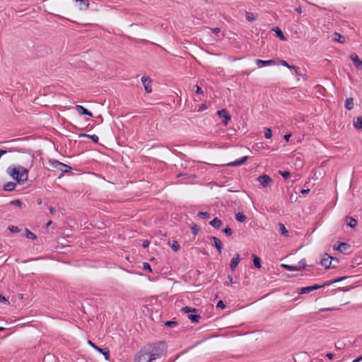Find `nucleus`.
I'll use <instances>...</instances> for the list:
<instances>
[{"instance_id":"obj_1","label":"nucleus","mask_w":362,"mask_h":362,"mask_svg":"<svg viewBox=\"0 0 362 362\" xmlns=\"http://www.w3.org/2000/svg\"><path fill=\"white\" fill-rule=\"evenodd\" d=\"M6 173L18 184H23L28 178V170L22 165H11L6 169Z\"/></svg>"},{"instance_id":"obj_2","label":"nucleus","mask_w":362,"mask_h":362,"mask_svg":"<svg viewBox=\"0 0 362 362\" xmlns=\"http://www.w3.org/2000/svg\"><path fill=\"white\" fill-rule=\"evenodd\" d=\"M148 353L152 356L154 360L164 356L168 349L167 344L165 341H159L154 343L148 344L144 346Z\"/></svg>"},{"instance_id":"obj_3","label":"nucleus","mask_w":362,"mask_h":362,"mask_svg":"<svg viewBox=\"0 0 362 362\" xmlns=\"http://www.w3.org/2000/svg\"><path fill=\"white\" fill-rule=\"evenodd\" d=\"M134 362H155L154 358L143 346L135 357Z\"/></svg>"},{"instance_id":"obj_4","label":"nucleus","mask_w":362,"mask_h":362,"mask_svg":"<svg viewBox=\"0 0 362 362\" xmlns=\"http://www.w3.org/2000/svg\"><path fill=\"white\" fill-rule=\"evenodd\" d=\"M48 164L51 168L57 169L62 173H68L72 169L71 166L54 159L49 160L48 161Z\"/></svg>"},{"instance_id":"obj_5","label":"nucleus","mask_w":362,"mask_h":362,"mask_svg":"<svg viewBox=\"0 0 362 362\" xmlns=\"http://www.w3.org/2000/svg\"><path fill=\"white\" fill-rule=\"evenodd\" d=\"M257 180L264 187L270 186L273 183V180L266 174L259 176Z\"/></svg>"},{"instance_id":"obj_6","label":"nucleus","mask_w":362,"mask_h":362,"mask_svg":"<svg viewBox=\"0 0 362 362\" xmlns=\"http://www.w3.org/2000/svg\"><path fill=\"white\" fill-rule=\"evenodd\" d=\"M88 343L89 345H90L92 347H93L95 349L98 351L100 353H101L104 356L105 360L108 361L110 357V350L108 348H100L98 346H96L94 343H93L90 340L88 341Z\"/></svg>"},{"instance_id":"obj_7","label":"nucleus","mask_w":362,"mask_h":362,"mask_svg":"<svg viewBox=\"0 0 362 362\" xmlns=\"http://www.w3.org/2000/svg\"><path fill=\"white\" fill-rule=\"evenodd\" d=\"M332 260H334V259L332 258L331 256H329L328 254L325 253L324 255V257L321 259L320 263L326 269L334 268L336 266L335 265H332Z\"/></svg>"},{"instance_id":"obj_8","label":"nucleus","mask_w":362,"mask_h":362,"mask_svg":"<svg viewBox=\"0 0 362 362\" xmlns=\"http://www.w3.org/2000/svg\"><path fill=\"white\" fill-rule=\"evenodd\" d=\"M217 113H218L219 117L223 119V124L225 125H227L231 119V117L229 115V113L227 112V110L225 109H222L221 110H218L217 112Z\"/></svg>"},{"instance_id":"obj_9","label":"nucleus","mask_w":362,"mask_h":362,"mask_svg":"<svg viewBox=\"0 0 362 362\" xmlns=\"http://www.w3.org/2000/svg\"><path fill=\"white\" fill-rule=\"evenodd\" d=\"M247 159H248V156H243L235 161L227 163L226 165L230 166V167L240 166V165L244 164L247 161Z\"/></svg>"},{"instance_id":"obj_10","label":"nucleus","mask_w":362,"mask_h":362,"mask_svg":"<svg viewBox=\"0 0 362 362\" xmlns=\"http://www.w3.org/2000/svg\"><path fill=\"white\" fill-rule=\"evenodd\" d=\"M350 59L353 62L354 64L358 69H362V61L360 59L356 53H353L350 55Z\"/></svg>"},{"instance_id":"obj_11","label":"nucleus","mask_w":362,"mask_h":362,"mask_svg":"<svg viewBox=\"0 0 362 362\" xmlns=\"http://www.w3.org/2000/svg\"><path fill=\"white\" fill-rule=\"evenodd\" d=\"M75 109L77 111V112L81 115H87L89 117H93L92 112H90L88 110H87L82 105H76Z\"/></svg>"},{"instance_id":"obj_12","label":"nucleus","mask_w":362,"mask_h":362,"mask_svg":"<svg viewBox=\"0 0 362 362\" xmlns=\"http://www.w3.org/2000/svg\"><path fill=\"white\" fill-rule=\"evenodd\" d=\"M141 82L144 85L145 90H152L151 83L152 80L149 77L143 76L141 78Z\"/></svg>"},{"instance_id":"obj_13","label":"nucleus","mask_w":362,"mask_h":362,"mask_svg":"<svg viewBox=\"0 0 362 362\" xmlns=\"http://www.w3.org/2000/svg\"><path fill=\"white\" fill-rule=\"evenodd\" d=\"M210 239L213 241L212 245L217 249L219 253H221L223 247L221 240L215 236H211Z\"/></svg>"},{"instance_id":"obj_14","label":"nucleus","mask_w":362,"mask_h":362,"mask_svg":"<svg viewBox=\"0 0 362 362\" xmlns=\"http://www.w3.org/2000/svg\"><path fill=\"white\" fill-rule=\"evenodd\" d=\"M255 63L259 67H262L264 66H272L275 64V62L272 59L265 61L262 59H256Z\"/></svg>"},{"instance_id":"obj_15","label":"nucleus","mask_w":362,"mask_h":362,"mask_svg":"<svg viewBox=\"0 0 362 362\" xmlns=\"http://www.w3.org/2000/svg\"><path fill=\"white\" fill-rule=\"evenodd\" d=\"M348 278V276H341V277H338V278H336L333 280H328V281H325L322 284H321L322 286V288L325 287V286H330L334 283H337V282H340L341 281H344L345 279H346Z\"/></svg>"},{"instance_id":"obj_16","label":"nucleus","mask_w":362,"mask_h":362,"mask_svg":"<svg viewBox=\"0 0 362 362\" xmlns=\"http://www.w3.org/2000/svg\"><path fill=\"white\" fill-rule=\"evenodd\" d=\"M240 261V255H239V254L236 253L235 257L233 258H232L230 263V267L231 270L234 271L236 269Z\"/></svg>"},{"instance_id":"obj_17","label":"nucleus","mask_w":362,"mask_h":362,"mask_svg":"<svg viewBox=\"0 0 362 362\" xmlns=\"http://www.w3.org/2000/svg\"><path fill=\"white\" fill-rule=\"evenodd\" d=\"M344 221L346 225L351 228H354L357 226V221L353 217L346 216Z\"/></svg>"},{"instance_id":"obj_18","label":"nucleus","mask_w":362,"mask_h":362,"mask_svg":"<svg viewBox=\"0 0 362 362\" xmlns=\"http://www.w3.org/2000/svg\"><path fill=\"white\" fill-rule=\"evenodd\" d=\"M210 226H211L213 228L216 229H218L222 225L223 222L221 219L216 217L212 221L209 222Z\"/></svg>"},{"instance_id":"obj_19","label":"nucleus","mask_w":362,"mask_h":362,"mask_svg":"<svg viewBox=\"0 0 362 362\" xmlns=\"http://www.w3.org/2000/svg\"><path fill=\"white\" fill-rule=\"evenodd\" d=\"M16 187V182H8L4 185L3 189L4 191L11 192L15 189Z\"/></svg>"},{"instance_id":"obj_20","label":"nucleus","mask_w":362,"mask_h":362,"mask_svg":"<svg viewBox=\"0 0 362 362\" xmlns=\"http://www.w3.org/2000/svg\"><path fill=\"white\" fill-rule=\"evenodd\" d=\"M76 1L80 3V10H87L89 7L88 0H76Z\"/></svg>"},{"instance_id":"obj_21","label":"nucleus","mask_w":362,"mask_h":362,"mask_svg":"<svg viewBox=\"0 0 362 362\" xmlns=\"http://www.w3.org/2000/svg\"><path fill=\"white\" fill-rule=\"evenodd\" d=\"M350 247V245L346 243H340L336 247V250L341 252H344Z\"/></svg>"},{"instance_id":"obj_22","label":"nucleus","mask_w":362,"mask_h":362,"mask_svg":"<svg viewBox=\"0 0 362 362\" xmlns=\"http://www.w3.org/2000/svg\"><path fill=\"white\" fill-rule=\"evenodd\" d=\"M276 33V35L281 40H286V37L284 36L283 32L279 27H274L272 29Z\"/></svg>"},{"instance_id":"obj_23","label":"nucleus","mask_w":362,"mask_h":362,"mask_svg":"<svg viewBox=\"0 0 362 362\" xmlns=\"http://www.w3.org/2000/svg\"><path fill=\"white\" fill-rule=\"evenodd\" d=\"M252 261H253L255 267L257 269L261 268V267H262L261 259L256 255H252Z\"/></svg>"},{"instance_id":"obj_24","label":"nucleus","mask_w":362,"mask_h":362,"mask_svg":"<svg viewBox=\"0 0 362 362\" xmlns=\"http://www.w3.org/2000/svg\"><path fill=\"white\" fill-rule=\"evenodd\" d=\"M345 107L348 110H351L354 108V99L352 98H348L346 99Z\"/></svg>"},{"instance_id":"obj_25","label":"nucleus","mask_w":362,"mask_h":362,"mask_svg":"<svg viewBox=\"0 0 362 362\" xmlns=\"http://www.w3.org/2000/svg\"><path fill=\"white\" fill-rule=\"evenodd\" d=\"M312 291H313V288H312L311 286H305V287H301V288L298 289V294L308 293L312 292Z\"/></svg>"},{"instance_id":"obj_26","label":"nucleus","mask_w":362,"mask_h":362,"mask_svg":"<svg viewBox=\"0 0 362 362\" xmlns=\"http://www.w3.org/2000/svg\"><path fill=\"white\" fill-rule=\"evenodd\" d=\"M201 318L202 317L199 315L189 314L188 315V319L193 323H198Z\"/></svg>"},{"instance_id":"obj_27","label":"nucleus","mask_w":362,"mask_h":362,"mask_svg":"<svg viewBox=\"0 0 362 362\" xmlns=\"http://www.w3.org/2000/svg\"><path fill=\"white\" fill-rule=\"evenodd\" d=\"M25 232L27 238L30 240H35L37 238V235L34 233L29 230L28 229L26 228Z\"/></svg>"},{"instance_id":"obj_28","label":"nucleus","mask_w":362,"mask_h":362,"mask_svg":"<svg viewBox=\"0 0 362 362\" xmlns=\"http://www.w3.org/2000/svg\"><path fill=\"white\" fill-rule=\"evenodd\" d=\"M181 311L184 313H195L197 311V310L194 308L185 306L182 308Z\"/></svg>"},{"instance_id":"obj_29","label":"nucleus","mask_w":362,"mask_h":362,"mask_svg":"<svg viewBox=\"0 0 362 362\" xmlns=\"http://www.w3.org/2000/svg\"><path fill=\"white\" fill-rule=\"evenodd\" d=\"M235 218L238 221L243 223L246 220L247 217L243 214L238 212L235 214Z\"/></svg>"},{"instance_id":"obj_30","label":"nucleus","mask_w":362,"mask_h":362,"mask_svg":"<svg viewBox=\"0 0 362 362\" xmlns=\"http://www.w3.org/2000/svg\"><path fill=\"white\" fill-rule=\"evenodd\" d=\"M334 40L338 41L340 43H344L345 42V37L341 35V34L338 33H334Z\"/></svg>"},{"instance_id":"obj_31","label":"nucleus","mask_w":362,"mask_h":362,"mask_svg":"<svg viewBox=\"0 0 362 362\" xmlns=\"http://www.w3.org/2000/svg\"><path fill=\"white\" fill-rule=\"evenodd\" d=\"M279 232L281 235H288V230L283 223H279Z\"/></svg>"},{"instance_id":"obj_32","label":"nucleus","mask_w":362,"mask_h":362,"mask_svg":"<svg viewBox=\"0 0 362 362\" xmlns=\"http://www.w3.org/2000/svg\"><path fill=\"white\" fill-rule=\"evenodd\" d=\"M264 136L266 139H271L272 136V132L271 129L268 127L264 128Z\"/></svg>"},{"instance_id":"obj_33","label":"nucleus","mask_w":362,"mask_h":362,"mask_svg":"<svg viewBox=\"0 0 362 362\" xmlns=\"http://www.w3.org/2000/svg\"><path fill=\"white\" fill-rule=\"evenodd\" d=\"M354 127L357 129H362V117H358L356 119V121L354 122Z\"/></svg>"},{"instance_id":"obj_34","label":"nucleus","mask_w":362,"mask_h":362,"mask_svg":"<svg viewBox=\"0 0 362 362\" xmlns=\"http://www.w3.org/2000/svg\"><path fill=\"white\" fill-rule=\"evenodd\" d=\"M164 325L169 327H174L178 325V322L175 320H168L164 322Z\"/></svg>"},{"instance_id":"obj_35","label":"nucleus","mask_w":362,"mask_h":362,"mask_svg":"<svg viewBox=\"0 0 362 362\" xmlns=\"http://www.w3.org/2000/svg\"><path fill=\"white\" fill-rule=\"evenodd\" d=\"M245 17L246 19L250 22L253 21L256 19V16L254 15V13L250 12H246Z\"/></svg>"},{"instance_id":"obj_36","label":"nucleus","mask_w":362,"mask_h":362,"mask_svg":"<svg viewBox=\"0 0 362 362\" xmlns=\"http://www.w3.org/2000/svg\"><path fill=\"white\" fill-rule=\"evenodd\" d=\"M197 216L200 217V218H204L208 219L210 218V214L207 211H204V212L199 211L197 214Z\"/></svg>"},{"instance_id":"obj_37","label":"nucleus","mask_w":362,"mask_h":362,"mask_svg":"<svg viewBox=\"0 0 362 362\" xmlns=\"http://www.w3.org/2000/svg\"><path fill=\"white\" fill-rule=\"evenodd\" d=\"M279 62L284 66H286V67H287L288 69H295L296 72H297V70L298 69V68H296V66H294L289 65L286 61L280 60Z\"/></svg>"},{"instance_id":"obj_38","label":"nucleus","mask_w":362,"mask_h":362,"mask_svg":"<svg viewBox=\"0 0 362 362\" xmlns=\"http://www.w3.org/2000/svg\"><path fill=\"white\" fill-rule=\"evenodd\" d=\"M298 266H300V270L302 269H305L306 267L308 266L306 264V260L305 259H301L298 263Z\"/></svg>"},{"instance_id":"obj_39","label":"nucleus","mask_w":362,"mask_h":362,"mask_svg":"<svg viewBox=\"0 0 362 362\" xmlns=\"http://www.w3.org/2000/svg\"><path fill=\"white\" fill-rule=\"evenodd\" d=\"M192 231L194 235H197L200 230V228L195 223H193L192 227Z\"/></svg>"},{"instance_id":"obj_40","label":"nucleus","mask_w":362,"mask_h":362,"mask_svg":"<svg viewBox=\"0 0 362 362\" xmlns=\"http://www.w3.org/2000/svg\"><path fill=\"white\" fill-rule=\"evenodd\" d=\"M223 233H224L226 235L230 236L233 234V230L229 226H226L223 230Z\"/></svg>"},{"instance_id":"obj_41","label":"nucleus","mask_w":362,"mask_h":362,"mask_svg":"<svg viewBox=\"0 0 362 362\" xmlns=\"http://www.w3.org/2000/svg\"><path fill=\"white\" fill-rule=\"evenodd\" d=\"M180 246L177 241L174 240L171 244V248L174 251H177L180 249Z\"/></svg>"},{"instance_id":"obj_42","label":"nucleus","mask_w":362,"mask_h":362,"mask_svg":"<svg viewBox=\"0 0 362 362\" xmlns=\"http://www.w3.org/2000/svg\"><path fill=\"white\" fill-rule=\"evenodd\" d=\"M279 175H281L284 179H288L291 177V173L289 171H279Z\"/></svg>"},{"instance_id":"obj_43","label":"nucleus","mask_w":362,"mask_h":362,"mask_svg":"<svg viewBox=\"0 0 362 362\" xmlns=\"http://www.w3.org/2000/svg\"><path fill=\"white\" fill-rule=\"evenodd\" d=\"M11 205L17 206H21L22 202L20 199H14L10 203Z\"/></svg>"},{"instance_id":"obj_44","label":"nucleus","mask_w":362,"mask_h":362,"mask_svg":"<svg viewBox=\"0 0 362 362\" xmlns=\"http://www.w3.org/2000/svg\"><path fill=\"white\" fill-rule=\"evenodd\" d=\"M143 266H144V269L148 271L150 273L152 272L151 267L148 262H144L143 264Z\"/></svg>"},{"instance_id":"obj_45","label":"nucleus","mask_w":362,"mask_h":362,"mask_svg":"<svg viewBox=\"0 0 362 362\" xmlns=\"http://www.w3.org/2000/svg\"><path fill=\"white\" fill-rule=\"evenodd\" d=\"M351 288H353V287H352V286H346V287H339V288H337V291L346 292V291H350Z\"/></svg>"},{"instance_id":"obj_46","label":"nucleus","mask_w":362,"mask_h":362,"mask_svg":"<svg viewBox=\"0 0 362 362\" xmlns=\"http://www.w3.org/2000/svg\"><path fill=\"white\" fill-rule=\"evenodd\" d=\"M226 304L224 303V302L223 300H219L217 304H216V308H221V309H223L226 308Z\"/></svg>"},{"instance_id":"obj_47","label":"nucleus","mask_w":362,"mask_h":362,"mask_svg":"<svg viewBox=\"0 0 362 362\" xmlns=\"http://www.w3.org/2000/svg\"><path fill=\"white\" fill-rule=\"evenodd\" d=\"M89 139H90L95 144H98L99 141V138L95 134L90 135Z\"/></svg>"},{"instance_id":"obj_48","label":"nucleus","mask_w":362,"mask_h":362,"mask_svg":"<svg viewBox=\"0 0 362 362\" xmlns=\"http://www.w3.org/2000/svg\"><path fill=\"white\" fill-rule=\"evenodd\" d=\"M206 108H207V105L204 103H202V104L198 105L197 110L199 112H200V111H203V110H206Z\"/></svg>"},{"instance_id":"obj_49","label":"nucleus","mask_w":362,"mask_h":362,"mask_svg":"<svg viewBox=\"0 0 362 362\" xmlns=\"http://www.w3.org/2000/svg\"><path fill=\"white\" fill-rule=\"evenodd\" d=\"M0 303L9 304V301L1 294H0Z\"/></svg>"},{"instance_id":"obj_50","label":"nucleus","mask_w":362,"mask_h":362,"mask_svg":"<svg viewBox=\"0 0 362 362\" xmlns=\"http://www.w3.org/2000/svg\"><path fill=\"white\" fill-rule=\"evenodd\" d=\"M311 287L313 288V291H315V290L322 288V286L321 284H314V285L311 286Z\"/></svg>"},{"instance_id":"obj_51","label":"nucleus","mask_w":362,"mask_h":362,"mask_svg":"<svg viewBox=\"0 0 362 362\" xmlns=\"http://www.w3.org/2000/svg\"><path fill=\"white\" fill-rule=\"evenodd\" d=\"M9 230L13 233H16L19 231V229L16 226H11L9 227Z\"/></svg>"},{"instance_id":"obj_52","label":"nucleus","mask_w":362,"mask_h":362,"mask_svg":"<svg viewBox=\"0 0 362 362\" xmlns=\"http://www.w3.org/2000/svg\"><path fill=\"white\" fill-rule=\"evenodd\" d=\"M291 271H300V266H293L291 265Z\"/></svg>"},{"instance_id":"obj_53","label":"nucleus","mask_w":362,"mask_h":362,"mask_svg":"<svg viewBox=\"0 0 362 362\" xmlns=\"http://www.w3.org/2000/svg\"><path fill=\"white\" fill-rule=\"evenodd\" d=\"M149 243H149V241H148V240H144V241H143V243H142V245H142V247H143L146 248V247H148Z\"/></svg>"},{"instance_id":"obj_54","label":"nucleus","mask_w":362,"mask_h":362,"mask_svg":"<svg viewBox=\"0 0 362 362\" xmlns=\"http://www.w3.org/2000/svg\"><path fill=\"white\" fill-rule=\"evenodd\" d=\"M281 267L288 271H291V265L286 264H282Z\"/></svg>"},{"instance_id":"obj_55","label":"nucleus","mask_w":362,"mask_h":362,"mask_svg":"<svg viewBox=\"0 0 362 362\" xmlns=\"http://www.w3.org/2000/svg\"><path fill=\"white\" fill-rule=\"evenodd\" d=\"M211 30L212 33H215V34H217L221 31L219 28H211Z\"/></svg>"},{"instance_id":"obj_56","label":"nucleus","mask_w":362,"mask_h":362,"mask_svg":"<svg viewBox=\"0 0 362 362\" xmlns=\"http://www.w3.org/2000/svg\"><path fill=\"white\" fill-rule=\"evenodd\" d=\"M334 310V308H320L319 310L320 312H326V311H330V310Z\"/></svg>"},{"instance_id":"obj_57","label":"nucleus","mask_w":362,"mask_h":362,"mask_svg":"<svg viewBox=\"0 0 362 362\" xmlns=\"http://www.w3.org/2000/svg\"><path fill=\"white\" fill-rule=\"evenodd\" d=\"M291 136V134H286L284 135V138L286 141H289L290 137Z\"/></svg>"},{"instance_id":"obj_58","label":"nucleus","mask_w":362,"mask_h":362,"mask_svg":"<svg viewBox=\"0 0 362 362\" xmlns=\"http://www.w3.org/2000/svg\"><path fill=\"white\" fill-rule=\"evenodd\" d=\"M49 210L50 214H54L56 212L55 209L52 206H49Z\"/></svg>"},{"instance_id":"obj_59","label":"nucleus","mask_w":362,"mask_h":362,"mask_svg":"<svg viewBox=\"0 0 362 362\" xmlns=\"http://www.w3.org/2000/svg\"><path fill=\"white\" fill-rule=\"evenodd\" d=\"M326 356L329 359H332L334 358V354L332 353H328V354H327Z\"/></svg>"},{"instance_id":"obj_60","label":"nucleus","mask_w":362,"mask_h":362,"mask_svg":"<svg viewBox=\"0 0 362 362\" xmlns=\"http://www.w3.org/2000/svg\"><path fill=\"white\" fill-rule=\"evenodd\" d=\"M90 135L89 134H80L78 135V137L79 138H81V137H87V138H89Z\"/></svg>"},{"instance_id":"obj_61","label":"nucleus","mask_w":362,"mask_h":362,"mask_svg":"<svg viewBox=\"0 0 362 362\" xmlns=\"http://www.w3.org/2000/svg\"><path fill=\"white\" fill-rule=\"evenodd\" d=\"M309 192H310L309 189H303L301 190V193L303 194H308Z\"/></svg>"},{"instance_id":"obj_62","label":"nucleus","mask_w":362,"mask_h":362,"mask_svg":"<svg viewBox=\"0 0 362 362\" xmlns=\"http://www.w3.org/2000/svg\"><path fill=\"white\" fill-rule=\"evenodd\" d=\"M6 152H7V151H6V150L0 149V158H1L3 155L6 154Z\"/></svg>"},{"instance_id":"obj_63","label":"nucleus","mask_w":362,"mask_h":362,"mask_svg":"<svg viewBox=\"0 0 362 362\" xmlns=\"http://www.w3.org/2000/svg\"><path fill=\"white\" fill-rule=\"evenodd\" d=\"M228 283L232 284L233 283V278L230 275L228 276Z\"/></svg>"},{"instance_id":"obj_64","label":"nucleus","mask_w":362,"mask_h":362,"mask_svg":"<svg viewBox=\"0 0 362 362\" xmlns=\"http://www.w3.org/2000/svg\"><path fill=\"white\" fill-rule=\"evenodd\" d=\"M356 360L358 361V362L361 361H362V354L360 356L357 357L356 358Z\"/></svg>"}]
</instances>
